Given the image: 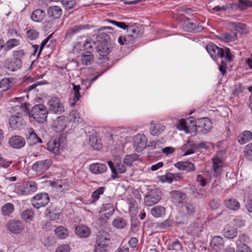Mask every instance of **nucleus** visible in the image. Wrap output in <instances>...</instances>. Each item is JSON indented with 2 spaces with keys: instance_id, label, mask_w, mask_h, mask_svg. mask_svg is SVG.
<instances>
[{
  "instance_id": "f257e3e1",
  "label": "nucleus",
  "mask_w": 252,
  "mask_h": 252,
  "mask_svg": "<svg viewBox=\"0 0 252 252\" xmlns=\"http://www.w3.org/2000/svg\"><path fill=\"white\" fill-rule=\"evenodd\" d=\"M206 50L214 60L224 58L225 60L228 62L233 61L234 56L228 47L220 48L216 45L210 43L207 45Z\"/></svg>"
},
{
  "instance_id": "f03ea898",
  "label": "nucleus",
  "mask_w": 252,
  "mask_h": 252,
  "mask_svg": "<svg viewBox=\"0 0 252 252\" xmlns=\"http://www.w3.org/2000/svg\"><path fill=\"white\" fill-rule=\"evenodd\" d=\"M109 35L104 32L98 33L96 36V50L100 56L104 57L103 59L108 60L107 56L112 50V46L109 41Z\"/></svg>"
},
{
  "instance_id": "7ed1b4c3",
  "label": "nucleus",
  "mask_w": 252,
  "mask_h": 252,
  "mask_svg": "<svg viewBox=\"0 0 252 252\" xmlns=\"http://www.w3.org/2000/svg\"><path fill=\"white\" fill-rule=\"evenodd\" d=\"M48 115L47 108L42 104L34 105L29 113L30 118L32 117L35 121L39 123H43L46 121Z\"/></svg>"
},
{
  "instance_id": "20e7f679",
  "label": "nucleus",
  "mask_w": 252,
  "mask_h": 252,
  "mask_svg": "<svg viewBox=\"0 0 252 252\" xmlns=\"http://www.w3.org/2000/svg\"><path fill=\"white\" fill-rule=\"evenodd\" d=\"M38 189L37 183L34 181H29L18 186L17 189L18 194L28 195L35 192Z\"/></svg>"
},
{
  "instance_id": "39448f33",
  "label": "nucleus",
  "mask_w": 252,
  "mask_h": 252,
  "mask_svg": "<svg viewBox=\"0 0 252 252\" xmlns=\"http://www.w3.org/2000/svg\"><path fill=\"white\" fill-rule=\"evenodd\" d=\"M49 197L47 193L42 192L37 194L31 199L32 204L36 209L45 207L49 201Z\"/></svg>"
},
{
  "instance_id": "423d86ee",
  "label": "nucleus",
  "mask_w": 252,
  "mask_h": 252,
  "mask_svg": "<svg viewBox=\"0 0 252 252\" xmlns=\"http://www.w3.org/2000/svg\"><path fill=\"white\" fill-rule=\"evenodd\" d=\"M161 192L158 189H150L145 198V203L147 206H153L160 199Z\"/></svg>"
},
{
  "instance_id": "0eeeda50",
  "label": "nucleus",
  "mask_w": 252,
  "mask_h": 252,
  "mask_svg": "<svg viewBox=\"0 0 252 252\" xmlns=\"http://www.w3.org/2000/svg\"><path fill=\"white\" fill-rule=\"evenodd\" d=\"M195 126L200 129V132L203 134L208 133L212 127V122L208 118L198 119L195 121Z\"/></svg>"
},
{
  "instance_id": "6e6552de",
  "label": "nucleus",
  "mask_w": 252,
  "mask_h": 252,
  "mask_svg": "<svg viewBox=\"0 0 252 252\" xmlns=\"http://www.w3.org/2000/svg\"><path fill=\"white\" fill-rule=\"evenodd\" d=\"M147 139L143 134H137L133 137V145L137 152H141L147 146Z\"/></svg>"
},
{
  "instance_id": "1a4fd4ad",
  "label": "nucleus",
  "mask_w": 252,
  "mask_h": 252,
  "mask_svg": "<svg viewBox=\"0 0 252 252\" xmlns=\"http://www.w3.org/2000/svg\"><path fill=\"white\" fill-rule=\"evenodd\" d=\"M52 163V160L50 159L39 160L32 165V168L37 173H43L49 168Z\"/></svg>"
},
{
  "instance_id": "9d476101",
  "label": "nucleus",
  "mask_w": 252,
  "mask_h": 252,
  "mask_svg": "<svg viewBox=\"0 0 252 252\" xmlns=\"http://www.w3.org/2000/svg\"><path fill=\"white\" fill-rule=\"evenodd\" d=\"M8 230L12 233L19 234L24 229V226L21 221L17 220H12L6 224Z\"/></svg>"
},
{
  "instance_id": "9b49d317",
  "label": "nucleus",
  "mask_w": 252,
  "mask_h": 252,
  "mask_svg": "<svg viewBox=\"0 0 252 252\" xmlns=\"http://www.w3.org/2000/svg\"><path fill=\"white\" fill-rule=\"evenodd\" d=\"M212 171L211 174L213 177H218L221 175L222 171L223 162L222 159L216 157L212 159Z\"/></svg>"
},
{
  "instance_id": "f8f14e48",
  "label": "nucleus",
  "mask_w": 252,
  "mask_h": 252,
  "mask_svg": "<svg viewBox=\"0 0 252 252\" xmlns=\"http://www.w3.org/2000/svg\"><path fill=\"white\" fill-rule=\"evenodd\" d=\"M67 123V120L66 117L61 115L54 121L52 124V128L56 132H61L65 129Z\"/></svg>"
},
{
  "instance_id": "ddd939ff",
  "label": "nucleus",
  "mask_w": 252,
  "mask_h": 252,
  "mask_svg": "<svg viewBox=\"0 0 252 252\" xmlns=\"http://www.w3.org/2000/svg\"><path fill=\"white\" fill-rule=\"evenodd\" d=\"M49 110L55 113H62L64 111V106L60 102L58 97H53L48 101Z\"/></svg>"
},
{
  "instance_id": "4468645a",
  "label": "nucleus",
  "mask_w": 252,
  "mask_h": 252,
  "mask_svg": "<svg viewBox=\"0 0 252 252\" xmlns=\"http://www.w3.org/2000/svg\"><path fill=\"white\" fill-rule=\"evenodd\" d=\"M8 144L13 148L19 149L24 147L26 141L24 138L21 136L14 135L9 139Z\"/></svg>"
},
{
  "instance_id": "2eb2a0df",
  "label": "nucleus",
  "mask_w": 252,
  "mask_h": 252,
  "mask_svg": "<svg viewBox=\"0 0 252 252\" xmlns=\"http://www.w3.org/2000/svg\"><path fill=\"white\" fill-rule=\"evenodd\" d=\"M107 162L113 173L112 177L113 179L117 177L118 173H124L126 171V166L121 162L117 163L116 166L114 165V163L111 161Z\"/></svg>"
},
{
  "instance_id": "dca6fc26",
  "label": "nucleus",
  "mask_w": 252,
  "mask_h": 252,
  "mask_svg": "<svg viewBox=\"0 0 252 252\" xmlns=\"http://www.w3.org/2000/svg\"><path fill=\"white\" fill-rule=\"evenodd\" d=\"M224 242L223 238L219 236H214L211 240L210 246L214 252H218L224 247Z\"/></svg>"
},
{
  "instance_id": "f3484780",
  "label": "nucleus",
  "mask_w": 252,
  "mask_h": 252,
  "mask_svg": "<svg viewBox=\"0 0 252 252\" xmlns=\"http://www.w3.org/2000/svg\"><path fill=\"white\" fill-rule=\"evenodd\" d=\"M5 66L9 70L15 71L21 68L22 61L14 58L12 60H7L5 63Z\"/></svg>"
},
{
  "instance_id": "a211bd4d",
  "label": "nucleus",
  "mask_w": 252,
  "mask_h": 252,
  "mask_svg": "<svg viewBox=\"0 0 252 252\" xmlns=\"http://www.w3.org/2000/svg\"><path fill=\"white\" fill-rule=\"evenodd\" d=\"M61 139H51L47 145L48 150L55 155H58L62 149Z\"/></svg>"
},
{
  "instance_id": "6ab92c4d",
  "label": "nucleus",
  "mask_w": 252,
  "mask_h": 252,
  "mask_svg": "<svg viewBox=\"0 0 252 252\" xmlns=\"http://www.w3.org/2000/svg\"><path fill=\"white\" fill-rule=\"evenodd\" d=\"M175 166L181 170L190 172L195 170L194 164L189 160L179 161L174 164Z\"/></svg>"
},
{
  "instance_id": "aec40b11",
  "label": "nucleus",
  "mask_w": 252,
  "mask_h": 252,
  "mask_svg": "<svg viewBox=\"0 0 252 252\" xmlns=\"http://www.w3.org/2000/svg\"><path fill=\"white\" fill-rule=\"evenodd\" d=\"M87 25H79L68 29L65 33V38L71 39L75 35L79 33L82 30L86 29Z\"/></svg>"
},
{
  "instance_id": "412c9836",
  "label": "nucleus",
  "mask_w": 252,
  "mask_h": 252,
  "mask_svg": "<svg viewBox=\"0 0 252 252\" xmlns=\"http://www.w3.org/2000/svg\"><path fill=\"white\" fill-rule=\"evenodd\" d=\"M91 232L90 228L84 224H79L75 227V233L80 238L88 237Z\"/></svg>"
},
{
  "instance_id": "4be33fe9",
  "label": "nucleus",
  "mask_w": 252,
  "mask_h": 252,
  "mask_svg": "<svg viewBox=\"0 0 252 252\" xmlns=\"http://www.w3.org/2000/svg\"><path fill=\"white\" fill-rule=\"evenodd\" d=\"M23 119L16 115L11 116L9 119V124L13 129L20 128L24 124Z\"/></svg>"
},
{
  "instance_id": "5701e85b",
  "label": "nucleus",
  "mask_w": 252,
  "mask_h": 252,
  "mask_svg": "<svg viewBox=\"0 0 252 252\" xmlns=\"http://www.w3.org/2000/svg\"><path fill=\"white\" fill-rule=\"evenodd\" d=\"M49 17L54 19L59 18L62 14V10L60 6L57 5L50 6L47 11Z\"/></svg>"
},
{
  "instance_id": "b1692460",
  "label": "nucleus",
  "mask_w": 252,
  "mask_h": 252,
  "mask_svg": "<svg viewBox=\"0 0 252 252\" xmlns=\"http://www.w3.org/2000/svg\"><path fill=\"white\" fill-rule=\"evenodd\" d=\"M110 242V236L108 232L101 231L99 232L96 237V244L108 245Z\"/></svg>"
},
{
  "instance_id": "393cba45",
  "label": "nucleus",
  "mask_w": 252,
  "mask_h": 252,
  "mask_svg": "<svg viewBox=\"0 0 252 252\" xmlns=\"http://www.w3.org/2000/svg\"><path fill=\"white\" fill-rule=\"evenodd\" d=\"M28 133L29 135L27 137V140L30 145L42 143V140L37 135L32 128L29 129Z\"/></svg>"
},
{
  "instance_id": "a878e982",
  "label": "nucleus",
  "mask_w": 252,
  "mask_h": 252,
  "mask_svg": "<svg viewBox=\"0 0 252 252\" xmlns=\"http://www.w3.org/2000/svg\"><path fill=\"white\" fill-rule=\"evenodd\" d=\"M89 169L92 173L98 174L105 172L107 169V167L104 164L95 163L91 164Z\"/></svg>"
},
{
  "instance_id": "bb28decb",
  "label": "nucleus",
  "mask_w": 252,
  "mask_h": 252,
  "mask_svg": "<svg viewBox=\"0 0 252 252\" xmlns=\"http://www.w3.org/2000/svg\"><path fill=\"white\" fill-rule=\"evenodd\" d=\"M127 203L128 205L129 212L132 217L135 216L138 212V204L132 198L127 199Z\"/></svg>"
},
{
  "instance_id": "cd10ccee",
  "label": "nucleus",
  "mask_w": 252,
  "mask_h": 252,
  "mask_svg": "<svg viewBox=\"0 0 252 252\" xmlns=\"http://www.w3.org/2000/svg\"><path fill=\"white\" fill-rule=\"evenodd\" d=\"M224 204L227 209L233 211H237L240 207V203L233 198L224 200Z\"/></svg>"
},
{
  "instance_id": "c85d7f7f",
  "label": "nucleus",
  "mask_w": 252,
  "mask_h": 252,
  "mask_svg": "<svg viewBox=\"0 0 252 252\" xmlns=\"http://www.w3.org/2000/svg\"><path fill=\"white\" fill-rule=\"evenodd\" d=\"M252 139V132L250 131L245 130L239 134L237 136L238 142L243 145Z\"/></svg>"
},
{
  "instance_id": "c756f323",
  "label": "nucleus",
  "mask_w": 252,
  "mask_h": 252,
  "mask_svg": "<svg viewBox=\"0 0 252 252\" xmlns=\"http://www.w3.org/2000/svg\"><path fill=\"white\" fill-rule=\"evenodd\" d=\"M94 61V56L90 51L86 52L81 56V62L83 65H91L93 63Z\"/></svg>"
},
{
  "instance_id": "7c9ffc66",
  "label": "nucleus",
  "mask_w": 252,
  "mask_h": 252,
  "mask_svg": "<svg viewBox=\"0 0 252 252\" xmlns=\"http://www.w3.org/2000/svg\"><path fill=\"white\" fill-rule=\"evenodd\" d=\"M15 83V79L14 78H4L0 81V88L3 91H6L12 88Z\"/></svg>"
},
{
  "instance_id": "2f4dec72",
  "label": "nucleus",
  "mask_w": 252,
  "mask_h": 252,
  "mask_svg": "<svg viewBox=\"0 0 252 252\" xmlns=\"http://www.w3.org/2000/svg\"><path fill=\"white\" fill-rule=\"evenodd\" d=\"M237 33L233 31L225 32L219 35V39L225 42L235 41L237 39Z\"/></svg>"
},
{
  "instance_id": "473e14b6",
  "label": "nucleus",
  "mask_w": 252,
  "mask_h": 252,
  "mask_svg": "<svg viewBox=\"0 0 252 252\" xmlns=\"http://www.w3.org/2000/svg\"><path fill=\"white\" fill-rule=\"evenodd\" d=\"M114 211L115 209L113 205L111 203H107L103 205L99 214L110 218L114 214Z\"/></svg>"
},
{
  "instance_id": "72a5a7b5",
  "label": "nucleus",
  "mask_w": 252,
  "mask_h": 252,
  "mask_svg": "<svg viewBox=\"0 0 252 252\" xmlns=\"http://www.w3.org/2000/svg\"><path fill=\"white\" fill-rule=\"evenodd\" d=\"M165 128V126L160 124H152L151 125L150 132L153 136L158 135L160 134Z\"/></svg>"
},
{
  "instance_id": "f704fd0d",
  "label": "nucleus",
  "mask_w": 252,
  "mask_h": 252,
  "mask_svg": "<svg viewBox=\"0 0 252 252\" xmlns=\"http://www.w3.org/2000/svg\"><path fill=\"white\" fill-rule=\"evenodd\" d=\"M171 196L177 203H181L185 200L187 195L179 190H173L171 192Z\"/></svg>"
},
{
  "instance_id": "c9c22d12",
  "label": "nucleus",
  "mask_w": 252,
  "mask_h": 252,
  "mask_svg": "<svg viewBox=\"0 0 252 252\" xmlns=\"http://www.w3.org/2000/svg\"><path fill=\"white\" fill-rule=\"evenodd\" d=\"M45 16V11L41 9L34 10L31 15V19L34 22H39L42 21Z\"/></svg>"
},
{
  "instance_id": "e433bc0d",
  "label": "nucleus",
  "mask_w": 252,
  "mask_h": 252,
  "mask_svg": "<svg viewBox=\"0 0 252 252\" xmlns=\"http://www.w3.org/2000/svg\"><path fill=\"white\" fill-rule=\"evenodd\" d=\"M165 208L160 205H156L151 209V214L155 218H159L165 214Z\"/></svg>"
},
{
  "instance_id": "4c0bfd02",
  "label": "nucleus",
  "mask_w": 252,
  "mask_h": 252,
  "mask_svg": "<svg viewBox=\"0 0 252 252\" xmlns=\"http://www.w3.org/2000/svg\"><path fill=\"white\" fill-rule=\"evenodd\" d=\"M185 24L186 30L188 32H200L203 29L202 26L196 25V24L190 22L189 19L185 22Z\"/></svg>"
},
{
  "instance_id": "58836bf2",
  "label": "nucleus",
  "mask_w": 252,
  "mask_h": 252,
  "mask_svg": "<svg viewBox=\"0 0 252 252\" xmlns=\"http://www.w3.org/2000/svg\"><path fill=\"white\" fill-rule=\"evenodd\" d=\"M127 31L135 39L142 36L143 33L142 30L135 26H128Z\"/></svg>"
},
{
  "instance_id": "ea45409f",
  "label": "nucleus",
  "mask_w": 252,
  "mask_h": 252,
  "mask_svg": "<svg viewBox=\"0 0 252 252\" xmlns=\"http://www.w3.org/2000/svg\"><path fill=\"white\" fill-rule=\"evenodd\" d=\"M154 227L159 230H165L169 228L172 225V221L170 220H166L162 222H157L153 224Z\"/></svg>"
},
{
  "instance_id": "a19ab883",
  "label": "nucleus",
  "mask_w": 252,
  "mask_h": 252,
  "mask_svg": "<svg viewBox=\"0 0 252 252\" xmlns=\"http://www.w3.org/2000/svg\"><path fill=\"white\" fill-rule=\"evenodd\" d=\"M184 207L187 215H194L197 211L196 204L190 202L185 203Z\"/></svg>"
},
{
  "instance_id": "79ce46f5",
  "label": "nucleus",
  "mask_w": 252,
  "mask_h": 252,
  "mask_svg": "<svg viewBox=\"0 0 252 252\" xmlns=\"http://www.w3.org/2000/svg\"><path fill=\"white\" fill-rule=\"evenodd\" d=\"M73 87L72 90L74 92V97L73 98V102L71 103V106H74L76 102L78 101L81 97V94L80 93V90L81 89L80 85H76L74 83L71 84Z\"/></svg>"
},
{
  "instance_id": "37998d69",
  "label": "nucleus",
  "mask_w": 252,
  "mask_h": 252,
  "mask_svg": "<svg viewBox=\"0 0 252 252\" xmlns=\"http://www.w3.org/2000/svg\"><path fill=\"white\" fill-rule=\"evenodd\" d=\"M165 180L169 183H171L173 181H178L183 178L181 173L173 174L171 173H167L164 176Z\"/></svg>"
},
{
  "instance_id": "c03bdc74",
  "label": "nucleus",
  "mask_w": 252,
  "mask_h": 252,
  "mask_svg": "<svg viewBox=\"0 0 252 252\" xmlns=\"http://www.w3.org/2000/svg\"><path fill=\"white\" fill-rule=\"evenodd\" d=\"M20 41L16 38H11L7 40L4 47V50L7 51L20 45Z\"/></svg>"
},
{
  "instance_id": "a18cd8bd",
  "label": "nucleus",
  "mask_w": 252,
  "mask_h": 252,
  "mask_svg": "<svg viewBox=\"0 0 252 252\" xmlns=\"http://www.w3.org/2000/svg\"><path fill=\"white\" fill-rule=\"evenodd\" d=\"M55 233L60 239H65L68 236L67 229L62 226L57 227L55 230Z\"/></svg>"
},
{
  "instance_id": "49530a36",
  "label": "nucleus",
  "mask_w": 252,
  "mask_h": 252,
  "mask_svg": "<svg viewBox=\"0 0 252 252\" xmlns=\"http://www.w3.org/2000/svg\"><path fill=\"white\" fill-rule=\"evenodd\" d=\"M14 206L12 203H7L1 208V213L3 216H8L14 211Z\"/></svg>"
},
{
  "instance_id": "de8ad7c7",
  "label": "nucleus",
  "mask_w": 252,
  "mask_h": 252,
  "mask_svg": "<svg viewBox=\"0 0 252 252\" xmlns=\"http://www.w3.org/2000/svg\"><path fill=\"white\" fill-rule=\"evenodd\" d=\"M69 120L70 122H72L74 123H76L77 124L82 122L80 114L76 110H73L70 112L69 115Z\"/></svg>"
},
{
  "instance_id": "09e8293b",
  "label": "nucleus",
  "mask_w": 252,
  "mask_h": 252,
  "mask_svg": "<svg viewBox=\"0 0 252 252\" xmlns=\"http://www.w3.org/2000/svg\"><path fill=\"white\" fill-rule=\"evenodd\" d=\"M105 190V187H99L96 190L94 191L91 197V202L93 203H95L98 200L100 197V195L102 194Z\"/></svg>"
},
{
  "instance_id": "8fccbe9b",
  "label": "nucleus",
  "mask_w": 252,
  "mask_h": 252,
  "mask_svg": "<svg viewBox=\"0 0 252 252\" xmlns=\"http://www.w3.org/2000/svg\"><path fill=\"white\" fill-rule=\"evenodd\" d=\"M112 223L115 228L123 229L126 226L127 222L124 219L119 217L115 219Z\"/></svg>"
},
{
  "instance_id": "3c124183",
  "label": "nucleus",
  "mask_w": 252,
  "mask_h": 252,
  "mask_svg": "<svg viewBox=\"0 0 252 252\" xmlns=\"http://www.w3.org/2000/svg\"><path fill=\"white\" fill-rule=\"evenodd\" d=\"M233 27L235 30L236 32H240L241 34L246 33L248 31L247 26L244 24L241 23H234Z\"/></svg>"
},
{
  "instance_id": "603ef678",
  "label": "nucleus",
  "mask_w": 252,
  "mask_h": 252,
  "mask_svg": "<svg viewBox=\"0 0 252 252\" xmlns=\"http://www.w3.org/2000/svg\"><path fill=\"white\" fill-rule=\"evenodd\" d=\"M138 155L136 154L127 155L124 159V163L127 165L131 166L133 162L138 158Z\"/></svg>"
},
{
  "instance_id": "864d4df0",
  "label": "nucleus",
  "mask_w": 252,
  "mask_h": 252,
  "mask_svg": "<svg viewBox=\"0 0 252 252\" xmlns=\"http://www.w3.org/2000/svg\"><path fill=\"white\" fill-rule=\"evenodd\" d=\"M223 235L228 239H233L237 235V231L235 228H231L224 230Z\"/></svg>"
},
{
  "instance_id": "5fc2aeb1",
  "label": "nucleus",
  "mask_w": 252,
  "mask_h": 252,
  "mask_svg": "<svg viewBox=\"0 0 252 252\" xmlns=\"http://www.w3.org/2000/svg\"><path fill=\"white\" fill-rule=\"evenodd\" d=\"M244 156L247 159L252 161V143L248 144L245 147Z\"/></svg>"
},
{
  "instance_id": "6e6d98bb",
  "label": "nucleus",
  "mask_w": 252,
  "mask_h": 252,
  "mask_svg": "<svg viewBox=\"0 0 252 252\" xmlns=\"http://www.w3.org/2000/svg\"><path fill=\"white\" fill-rule=\"evenodd\" d=\"M34 216V212L31 209H27L21 214L22 218L25 220H32Z\"/></svg>"
},
{
  "instance_id": "4d7b16f0",
  "label": "nucleus",
  "mask_w": 252,
  "mask_h": 252,
  "mask_svg": "<svg viewBox=\"0 0 252 252\" xmlns=\"http://www.w3.org/2000/svg\"><path fill=\"white\" fill-rule=\"evenodd\" d=\"M191 147L198 150L201 149H208L210 148V146L208 142H202L191 144Z\"/></svg>"
},
{
  "instance_id": "13d9d810",
  "label": "nucleus",
  "mask_w": 252,
  "mask_h": 252,
  "mask_svg": "<svg viewBox=\"0 0 252 252\" xmlns=\"http://www.w3.org/2000/svg\"><path fill=\"white\" fill-rule=\"evenodd\" d=\"M52 36V34H51L49 36H48L44 40L42 41V42L41 43L40 47L39 49L37 57H39L44 47L47 45V47H49L51 46V41H50V43L48 44V42H49V40L51 38V37Z\"/></svg>"
},
{
  "instance_id": "bf43d9fd",
  "label": "nucleus",
  "mask_w": 252,
  "mask_h": 252,
  "mask_svg": "<svg viewBox=\"0 0 252 252\" xmlns=\"http://www.w3.org/2000/svg\"><path fill=\"white\" fill-rule=\"evenodd\" d=\"M26 36L30 40H34L38 37L39 32L34 29H30L27 32Z\"/></svg>"
},
{
  "instance_id": "052dcab7",
  "label": "nucleus",
  "mask_w": 252,
  "mask_h": 252,
  "mask_svg": "<svg viewBox=\"0 0 252 252\" xmlns=\"http://www.w3.org/2000/svg\"><path fill=\"white\" fill-rule=\"evenodd\" d=\"M96 43V41H94L91 38H87L83 44L84 50L87 51L93 50V46Z\"/></svg>"
},
{
  "instance_id": "680f3d73",
  "label": "nucleus",
  "mask_w": 252,
  "mask_h": 252,
  "mask_svg": "<svg viewBox=\"0 0 252 252\" xmlns=\"http://www.w3.org/2000/svg\"><path fill=\"white\" fill-rule=\"evenodd\" d=\"M208 205L211 210H216L219 208L220 203L218 199L213 198L209 201Z\"/></svg>"
},
{
  "instance_id": "e2e57ef3",
  "label": "nucleus",
  "mask_w": 252,
  "mask_h": 252,
  "mask_svg": "<svg viewBox=\"0 0 252 252\" xmlns=\"http://www.w3.org/2000/svg\"><path fill=\"white\" fill-rule=\"evenodd\" d=\"M236 252H252V250L251 248L245 244L237 243Z\"/></svg>"
},
{
  "instance_id": "0e129e2a",
  "label": "nucleus",
  "mask_w": 252,
  "mask_h": 252,
  "mask_svg": "<svg viewBox=\"0 0 252 252\" xmlns=\"http://www.w3.org/2000/svg\"><path fill=\"white\" fill-rule=\"evenodd\" d=\"M25 53L23 50H16L13 51V58L16 60H21L24 58Z\"/></svg>"
},
{
  "instance_id": "69168bd1",
  "label": "nucleus",
  "mask_w": 252,
  "mask_h": 252,
  "mask_svg": "<svg viewBox=\"0 0 252 252\" xmlns=\"http://www.w3.org/2000/svg\"><path fill=\"white\" fill-rule=\"evenodd\" d=\"M62 3L66 9H69L74 7L76 2L75 0H62Z\"/></svg>"
},
{
  "instance_id": "338daca9",
  "label": "nucleus",
  "mask_w": 252,
  "mask_h": 252,
  "mask_svg": "<svg viewBox=\"0 0 252 252\" xmlns=\"http://www.w3.org/2000/svg\"><path fill=\"white\" fill-rule=\"evenodd\" d=\"M94 250L95 252H108V245L96 244Z\"/></svg>"
},
{
  "instance_id": "774afa93",
  "label": "nucleus",
  "mask_w": 252,
  "mask_h": 252,
  "mask_svg": "<svg viewBox=\"0 0 252 252\" xmlns=\"http://www.w3.org/2000/svg\"><path fill=\"white\" fill-rule=\"evenodd\" d=\"M70 248L67 244L59 246L56 249V252H69Z\"/></svg>"
}]
</instances>
